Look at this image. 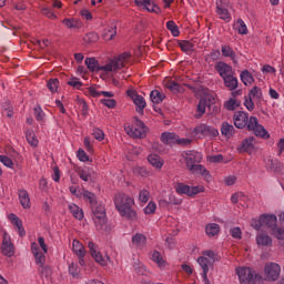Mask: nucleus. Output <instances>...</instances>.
Listing matches in <instances>:
<instances>
[{"mask_svg":"<svg viewBox=\"0 0 284 284\" xmlns=\"http://www.w3.org/2000/svg\"><path fill=\"white\" fill-rule=\"evenodd\" d=\"M132 243L135 247H141V245H145V243H148V237L141 233H136L132 237Z\"/></svg>","mask_w":284,"mask_h":284,"instance_id":"58836bf2","label":"nucleus"},{"mask_svg":"<svg viewBox=\"0 0 284 284\" xmlns=\"http://www.w3.org/2000/svg\"><path fill=\"white\" fill-rule=\"evenodd\" d=\"M161 141L165 145H176L179 135L176 133L164 132L161 134Z\"/></svg>","mask_w":284,"mask_h":284,"instance_id":"5701e85b","label":"nucleus"},{"mask_svg":"<svg viewBox=\"0 0 284 284\" xmlns=\"http://www.w3.org/2000/svg\"><path fill=\"white\" fill-rule=\"evenodd\" d=\"M100 103H102V105H105V108H109L110 110H114V108H116V100L114 99H102L100 100Z\"/></svg>","mask_w":284,"mask_h":284,"instance_id":"4d7b16f0","label":"nucleus"},{"mask_svg":"<svg viewBox=\"0 0 284 284\" xmlns=\"http://www.w3.org/2000/svg\"><path fill=\"white\" fill-rule=\"evenodd\" d=\"M135 176H142L143 179H148L150 176V172L146 168L138 166L133 170Z\"/></svg>","mask_w":284,"mask_h":284,"instance_id":"864d4df0","label":"nucleus"},{"mask_svg":"<svg viewBox=\"0 0 284 284\" xmlns=\"http://www.w3.org/2000/svg\"><path fill=\"white\" fill-rule=\"evenodd\" d=\"M265 281L274 282L281 278V265L274 262H268L264 266Z\"/></svg>","mask_w":284,"mask_h":284,"instance_id":"9d476101","label":"nucleus"},{"mask_svg":"<svg viewBox=\"0 0 284 284\" xmlns=\"http://www.w3.org/2000/svg\"><path fill=\"white\" fill-rule=\"evenodd\" d=\"M134 130H140V134H144L143 139H145V136H148V126L145 125V123L139 119V116L134 118Z\"/></svg>","mask_w":284,"mask_h":284,"instance_id":"2f4dec72","label":"nucleus"},{"mask_svg":"<svg viewBox=\"0 0 284 284\" xmlns=\"http://www.w3.org/2000/svg\"><path fill=\"white\" fill-rule=\"evenodd\" d=\"M241 106V102L236 101V99L234 98H231L229 99L225 103H224V108L226 110H229V112H234V110H236V108H240Z\"/></svg>","mask_w":284,"mask_h":284,"instance_id":"79ce46f5","label":"nucleus"},{"mask_svg":"<svg viewBox=\"0 0 284 284\" xmlns=\"http://www.w3.org/2000/svg\"><path fill=\"white\" fill-rule=\"evenodd\" d=\"M271 234H273V236H275V239H277L278 241H284V230L283 229H278L275 226L271 231Z\"/></svg>","mask_w":284,"mask_h":284,"instance_id":"bf43d9fd","label":"nucleus"},{"mask_svg":"<svg viewBox=\"0 0 284 284\" xmlns=\"http://www.w3.org/2000/svg\"><path fill=\"white\" fill-rule=\"evenodd\" d=\"M85 65L90 72H99V60L97 58H87Z\"/></svg>","mask_w":284,"mask_h":284,"instance_id":"f704fd0d","label":"nucleus"},{"mask_svg":"<svg viewBox=\"0 0 284 284\" xmlns=\"http://www.w3.org/2000/svg\"><path fill=\"white\" fill-rule=\"evenodd\" d=\"M239 201H245V195L243 193H234L231 196V202L236 204Z\"/></svg>","mask_w":284,"mask_h":284,"instance_id":"774afa93","label":"nucleus"},{"mask_svg":"<svg viewBox=\"0 0 284 284\" xmlns=\"http://www.w3.org/2000/svg\"><path fill=\"white\" fill-rule=\"evenodd\" d=\"M224 81L225 88L229 90H236L239 88V79L234 77V73H230L229 75L222 78Z\"/></svg>","mask_w":284,"mask_h":284,"instance_id":"b1692460","label":"nucleus"},{"mask_svg":"<svg viewBox=\"0 0 284 284\" xmlns=\"http://www.w3.org/2000/svg\"><path fill=\"white\" fill-rule=\"evenodd\" d=\"M278 222V219L276 217V215L271 214H263L260 216L258 220L253 219L251 221V225L252 227H254V230L261 231V230H270V232L273 231V229L276 227V223Z\"/></svg>","mask_w":284,"mask_h":284,"instance_id":"39448f33","label":"nucleus"},{"mask_svg":"<svg viewBox=\"0 0 284 284\" xmlns=\"http://www.w3.org/2000/svg\"><path fill=\"white\" fill-rule=\"evenodd\" d=\"M179 48H181L182 52H192L194 51V44L187 40L178 41Z\"/></svg>","mask_w":284,"mask_h":284,"instance_id":"ea45409f","label":"nucleus"},{"mask_svg":"<svg viewBox=\"0 0 284 284\" xmlns=\"http://www.w3.org/2000/svg\"><path fill=\"white\" fill-rule=\"evenodd\" d=\"M47 88L52 93L57 92V90H59V79H57V78L49 79V81L47 83Z\"/></svg>","mask_w":284,"mask_h":284,"instance_id":"3c124183","label":"nucleus"},{"mask_svg":"<svg viewBox=\"0 0 284 284\" xmlns=\"http://www.w3.org/2000/svg\"><path fill=\"white\" fill-rule=\"evenodd\" d=\"M194 133L201 134V136H211L214 139L219 135V130L207 124H200L194 128Z\"/></svg>","mask_w":284,"mask_h":284,"instance_id":"9b49d317","label":"nucleus"},{"mask_svg":"<svg viewBox=\"0 0 284 284\" xmlns=\"http://www.w3.org/2000/svg\"><path fill=\"white\" fill-rule=\"evenodd\" d=\"M216 262V253L213 251H204L202 252V256L197 257L196 263L200 265L202 270V278L204 283L210 281L207 278V274L212 267H214V263Z\"/></svg>","mask_w":284,"mask_h":284,"instance_id":"20e7f679","label":"nucleus"},{"mask_svg":"<svg viewBox=\"0 0 284 284\" xmlns=\"http://www.w3.org/2000/svg\"><path fill=\"white\" fill-rule=\"evenodd\" d=\"M215 70L216 72H219L222 79H225V77H230V74H234V71L232 70V65L223 61H220L215 64Z\"/></svg>","mask_w":284,"mask_h":284,"instance_id":"f3484780","label":"nucleus"},{"mask_svg":"<svg viewBox=\"0 0 284 284\" xmlns=\"http://www.w3.org/2000/svg\"><path fill=\"white\" fill-rule=\"evenodd\" d=\"M236 274L240 278V284H256L261 275H256L250 267L241 266L236 268Z\"/></svg>","mask_w":284,"mask_h":284,"instance_id":"0eeeda50","label":"nucleus"},{"mask_svg":"<svg viewBox=\"0 0 284 284\" xmlns=\"http://www.w3.org/2000/svg\"><path fill=\"white\" fill-rule=\"evenodd\" d=\"M78 175L80 179H97V176H99V174L90 168L79 169Z\"/></svg>","mask_w":284,"mask_h":284,"instance_id":"bb28decb","label":"nucleus"},{"mask_svg":"<svg viewBox=\"0 0 284 284\" xmlns=\"http://www.w3.org/2000/svg\"><path fill=\"white\" fill-rule=\"evenodd\" d=\"M150 99L152 103H163V100L165 99V94L161 93L159 90H153L150 93Z\"/></svg>","mask_w":284,"mask_h":284,"instance_id":"4c0bfd02","label":"nucleus"},{"mask_svg":"<svg viewBox=\"0 0 284 284\" xmlns=\"http://www.w3.org/2000/svg\"><path fill=\"white\" fill-rule=\"evenodd\" d=\"M26 138L28 143L31 144L32 148H37V145H39V140H37L33 131L28 130L26 133Z\"/></svg>","mask_w":284,"mask_h":284,"instance_id":"49530a36","label":"nucleus"},{"mask_svg":"<svg viewBox=\"0 0 284 284\" xmlns=\"http://www.w3.org/2000/svg\"><path fill=\"white\" fill-rule=\"evenodd\" d=\"M144 214H155L156 213V204L154 201H150L148 205L143 209Z\"/></svg>","mask_w":284,"mask_h":284,"instance_id":"603ef678","label":"nucleus"},{"mask_svg":"<svg viewBox=\"0 0 284 284\" xmlns=\"http://www.w3.org/2000/svg\"><path fill=\"white\" fill-rule=\"evenodd\" d=\"M69 274H71L73 278H77V276H79V265H77V263L72 262L71 264H69Z\"/></svg>","mask_w":284,"mask_h":284,"instance_id":"e2e57ef3","label":"nucleus"},{"mask_svg":"<svg viewBox=\"0 0 284 284\" xmlns=\"http://www.w3.org/2000/svg\"><path fill=\"white\" fill-rule=\"evenodd\" d=\"M244 105L246 110H248V112H252L254 110V101L250 95L245 97Z\"/></svg>","mask_w":284,"mask_h":284,"instance_id":"338daca9","label":"nucleus"},{"mask_svg":"<svg viewBox=\"0 0 284 284\" xmlns=\"http://www.w3.org/2000/svg\"><path fill=\"white\" fill-rule=\"evenodd\" d=\"M221 134L226 139H232V136L236 134V129H234V125L223 122L221 126Z\"/></svg>","mask_w":284,"mask_h":284,"instance_id":"a878e982","label":"nucleus"},{"mask_svg":"<svg viewBox=\"0 0 284 284\" xmlns=\"http://www.w3.org/2000/svg\"><path fill=\"white\" fill-rule=\"evenodd\" d=\"M239 34H247V26L243 19H237L236 21Z\"/></svg>","mask_w":284,"mask_h":284,"instance_id":"13d9d810","label":"nucleus"},{"mask_svg":"<svg viewBox=\"0 0 284 284\" xmlns=\"http://www.w3.org/2000/svg\"><path fill=\"white\" fill-rule=\"evenodd\" d=\"M82 196H83L84 201H88L90 203L91 207L99 203L97 201V195H94V193H92L90 191H82Z\"/></svg>","mask_w":284,"mask_h":284,"instance_id":"a19ab883","label":"nucleus"},{"mask_svg":"<svg viewBox=\"0 0 284 284\" xmlns=\"http://www.w3.org/2000/svg\"><path fill=\"white\" fill-rule=\"evenodd\" d=\"M175 192L180 195L189 196L190 199H193V196H196V194H201L205 192V186L197 185V186H190L185 183H178L175 184Z\"/></svg>","mask_w":284,"mask_h":284,"instance_id":"6e6552de","label":"nucleus"},{"mask_svg":"<svg viewBox=\"0 0 284 284\" xmlns=\"http://www.w3.org/2000/svg\"><path fill=\"white\" fill-rule=\"evenodd\" d=\"M203 159V154L197 151H187L185 152V161H186V168L190 170L192 165H195L194 163H201Z\"/></svg>","mask_w":284,"mask_h":284,"instance_id":"4468645a","label":"nucleus"},{"mask_svg":"<svg viewBox=\"0 0 284 284\" xmlns=\"http://www.w3.org/2000/svg\"><path fill=\"white\" fill-rule=\"evenodd\" d=\"M257 245H262V247H270L272 246V237L265 233H261L256 236Z\"/></svg>","mask_w":284,"mask_h":284,"instance_id":"cd10ccee","label":"nucleus"},{"mask_svg":"<svg viewBox=\"0 0 284 284\" xmlns=\"http://www.w3.org/2000/svg\"><path fill=\"white\" fill-rule=\"evenodd\" d=\"M206 235L212 239L213 236H217L219 232H221V226L216 223L207 224L205 227Z\"/></svg>","mask_w":284,"mask_h":284,"instance_id":"c756f323","label":"nucleus"},{"mask_svg":"<svg viewBox=\"0 0 284 284\" xmlns=\"http://www.w3.org/2000/svg\"><path fill=\"white\" fill-rule=\"evenodd\" d=\"M62 23L69 28V30L77 29L81 30L83 28V22L77 18H65L62 20Z\"/></svg>","mask_w":284,"mask_h":284,"instance_id":"4be33fe9","label":"nucleus"},{"mask_svg":"<svg viewBox=\"0 0 284 284\" xmlns=\"http://www.w3.org/2000/svg\"><path fill=\"white\" fill-rule=\"evenodd\" d=\"M240 77H241V81H242V83H244V85H247V83L252 84V82L254 81V75H252V73H250V71L247 69L242 71Z\"/></svg>","mask_w":284,"mask_h":284,"instance_id":"37998d69","label":"nucleus"},{"mask_svg":"<svg viewBox=\"0 0 284 284\" xmlns=\"http://www.w3.org/2000/svg\"><path fill=\"white\" fill-rule=\"evenodd\" d=\"M235 128L244 130L246 128L248 132H254L255 136L261 139H270V133L265 130L264 125L258 124L256 116H251L244 111H236L233 115Z\"/></svg>","mask_w":284,"mask_h":284,"instance_id":"f257e3e1","label":"nucleus"},{"mask_svg":"<svg viewBox=\"0 0 284 284\" xmlns=\"http://www.w3.org/2000/svg\"><path fill=\"white\" fill-rule=\"evenodd\" d=\"M266 166H268L271 172H274L275 174H277V176H283V164L278 160L268 158L266 162Z\"/></svg>","mask_w":284,"mask_h":284,"instance_id":"aec40b11","label":"nucleus"},{"mask_svg":"<svg viewBox=\"0 0 284 284\" xmlns=\"http://www.w3.org/2000/svg\"><path fill=\"white\" fill-rule=\"evenodd\" d=\"M114 206L122 219L126 221H136L139 219V213L134 210V197L125 193H118L114 196Z\"/></svg>","mask_w":284,"mask_h":284,"instance_id":"f03ea898","label":"nucleus"},{"mask_svg":"<svg viewBox=\"0 0 284 284\" xmlns=\"http://www.w3.org/2000/svg\"><path fill=\"white\" fill-rule=\"evenodd\" d=\"M111 63L114 72H116V70H123V68H125V62H123V60H120L119 58Z\"/></svg>","mask_w":284,"mask_h":284,"instance_id":"0e129e2a","label":"nucleus"},{"mask_svg":"<svg viewBox=\"0 0 284 284\" xmlns=\"http://www.w3.org/2000/svg\"><path fill=\"white\" fill-rule=\"evenodd\" d=\"M206 108L210 114H219L221 112V106L214 103V97L207 94L200 99L194 119H201L205 114Z\"/></svg>","mask_w":284,"mask_h":284,"instance_id":"7ed1b4c3","label":"nucleus"},{"mask_svg":"<svg viewBox=\"0 0 284 284\" xmlns=\"http://www.w3.org/2000/svg\"><path fill=\"white\" fill-rule=\"evenodd\" d=\"M88 247L91 252L92 258H94L95 263L101 265V267H108V264L112 263V258H110V255L101 254V252H99V248L97 247V244H94V242H89Z\"/></svg>","mask_w":284,"mask_h":284,"instance_id":"1a4fd4ad","label":"nucleus"},{"mask_svg":"<svg viewBox=\"0 0 284 284\" xmlns=\"http://www.w3.org/2000/svg\"><path fill=\"white\" fill-rule=\"evenodd\" d=\"M216 13L220 16L223 21H227L230 19V11L227 9L223 8L220 3H216Z\"/></svg>","mask_w":284,"mask_h":284,"instance_id":"a18cd8bd","label":"nucleus"},{"mask_svg":"<svg viewBox=\"0 0 284 284\" xmlns=\"http://www.w3.org/2000/svg\"><path fill=\"white\" fill-rule=\"evenodd\" d=\"M33 112L37 121H43V119L45 118V113H43L41 106L34 108Z\"/></svg>","mask_w":284,"mask_h":284,"instance_id":"69168bd1","label":"nucleus"},{"mask_svg":"<svg viewBox=\"0 0 284 284\" xmlns=\"http://www.w3.org/2000/svg\"><path fill=\"white\" fill-rule=\"evenodd\" d=\"M189 170L192 174H195V176H210V171L202 164H191Z\"/></svg>","mask_w":284,"mask_h":284,"instance_id":"393cba45","label":"nucleus"},{"mask_svg":"<svg viewBox=\"0 0 284 284\" xmlns=\"http://www.w3.org/2000/svg\"><path fill=\"white\" fill-rule=\"evenodd\" d=\"M149 163L156 169L163 168V159L159 156L158 154H151L148 156Z\"/></svg>","mask_w":284,"mask_h":284,"instance_id":"72a5a7b5","label":"nucleus"},{"mask_svg":"<svg viewBox=\"0 0 284 284\" xmlns=\"http://www.w3.org/2000/svg\"><path fill=\"white\" fill-rule=\"evenodd\" d=\"M1 252L3 256H8L9 258L14 256V244H12L10 235L8 234L3 235Z\"/></svg>","mask_w":284,"mask_h":284,"instance_id":"ddd939ff","label":"nucleus"},{"mask_svg":"<svg viewBox=\"0 0 284 284\" xmlns=\"http://www.w3.org/2000/svg\"><path fill=\"white\" fill-rule=\"evenodd\" d=\"M133 103H134V105H136V112H139V114H143V111L145 110V108L148 105L143 95H138L133 100Z\"/></svg>","mask_w":284,"mask_h":284,"instance_id":"7c9ffc66","label":"nucleus"},{"mask_svg":"<svg viewBox=\"0 0 284 284\" xmlns=\"http://www.w3.org/2000/svg\"><path fill=\"white\" fill-rule=\"evenodd\" d=\"M84 43H97L99 34L97 32H89L83 38Z\"/></svg>","mask_w":284,"mask_h":284,"instance_id":"09e8293b","label":"nucleus"},{"mask_svg":"<svg viewBox=\"0 0 284 284\" xmlns=\"http://www.w3.org/2000/svg\"><path fill=\"white\" fill-rule=\"evenodd\" d=\"M254 141H256V138L250 136L244 139L241 144L237 146L239 152H253L254 151Z\"/></svg>","mask_w":284,"mask_h":284,"instance_id":"6ab92c4d","label":"nucleus"},{"mask_svg":"<svg viewBox=\"0 0 284 284\" xmlns=\"http://www.w3.org/2000/svg\"><path fill=\"white\" fill-rule=\"evenodd\" d=\"M166 30H169L173 37H179V34H181V31H179V26H176V22L172 20L166 22Z\"/></svg>","mask_w":284,"mask_h":284,"instance_id":"c03bdc74","label":"nucleus"},{"mask_svg":"<svg viewBox=\"0 0 284 284\" xmlns=\"http://www.w3.org/2000/svg\"><path fill=\"white\" fill-rule=\"evenodd\" d=\"M92 135L97 141H103L105 139V133L99 128L93 129Z\"/></svg>","mask_w":284,"mask_h":284,"instance_id":"680f3d73","label":"nucleus"},{"mask_svg":"<svg viewBox=\"0 0 284 284\" xmlns=\"http://www.w3.org/2000/svg\"><path fill=\"white\" fill-rule=\"evenodd\" d=\"M69 211L74 216V219H78V221H82L83 219V210L79 207L77 204H69Z\"/></svg>","mask_w":284,"mask_h":284,"instance_id":"473e14b6","label":"nucleus"},{"mask_svg":"<svg viewBox=\"0 0 284 284\" xmlns=\"http://www.w3.org/2000/svg\"><path fill=\"white\" fill-rule=\"evenodd\" d=\"M0 163L4 164L6 168H14V162L8 155H0Z\"/></svg>","mask_w":284,"mask_h":284,"instance_id":"052dcab7","label":"nucleus"},{"mask_svg":"<svg viewBox=\"0 0 284 284\" xmlns=\"http://www.w3.org/2000/svg\"><path fill=\"white\" fill-rule=\"evenodd\" d=\"M222 54L223 57H229L233 61V63H239V61L236 60V52H234V50L231 49L230 45L222 47Z\"/></svg>","mask_w":284,"mask_h":284,"instance_id":"e433bc0d","label":"nucleus"},{"mask_svg":"<svg viewBox=\"0 0 284 284\" xmlns=\"http://www.w3.org/2000/svg\"><path fill=\"white\" fill-rule=\"evenodd\" d=\"M72 252L77 256H85V247L83 246V243H81L79 240H73Z\"/></svg>","mask_w":284,"mask_h":284,"instance_id":"c85d7f7f","label":"nucleus"},{"mask_svg":"<svg viewBox=\"0 0 284 284\" xmlns=\"http://www.w3.org/2000/svg\"><path fill=\"white\" fill-rule=\"evenodd\" d=\"M134 3L138 6V8L148 10V12H153L154 14H160L161 12V8H159L156 3L152 4V0H134ZM150 6H152V9H150Z\"/></svg>","mask_w":284,"mask_h":284,"instance_id":"2eb2a0df","label":"nucleus"},{"mask_svg":"<svg viewBox=\"0 0 284 284\" xmlns=\"http://www.w3.org/2000/svg\"><path fill=\"white\" fill-rule=\"evenodd\" d=\"M92 214H93V222L97 230H102L105 227V223H108V215L105 213V206L98 202L91 206Z\"/></svg>","mask_w":284,"mask_h":284,"instance_id":"423d86ee","label":"nucleus"},{"mask_svg":"<svg viewBox=\"0 0 284 284\" xmlns=\"http://www.w3.org/2000/svg\"><path fill=\"white\" fill-rule=\"evenodd\" d=\"M124 131L129 136H132L133 139H143L144 134L141 133V130L134 129L131 125L124 126Z\"/></svg>","mask_w":284,"mask_h":284,"instance_id":"c9c22d12","label":"nucleus"},{"mask_svg":"<svg viewBox=\"0 0 284 284\" xmlns=\"http://www.w3.org/2000/svg\"><path fill=\"white\" fill-rule=\"evenodd\" d=\"M33 256H34L36 264L39 266L38 272H40L42 276H48V274H50V268L45 266V253L40 252Z\"/></svg>","mask_w":284,"mask_h":284,"instance_id":"f8f14e48","label":"nucleus"},{"mask_svg":"<svg viewBox=\"0 0 284 284\" xmlns=\"http://www.w3.org/2000/svg\"><path fill=\"white\" fill-rule=\"evenodd\" d=\"M18 199L23 210H30V207H32V202L30 201V194L28 191L20 189L18 191Z\"/></svg>","mask_w":284,"mask_h":284,"instance_id":"dca6fc26","label":"nucleus"},{"mask_svg":"<svg viewBox=\"0 0 284 284\" xmlns=\"http://www.w3.org/2000/svg\"><path fill=\"white\" fill-rule=\"evenodd\" d=\"M166 88H168L169 90H171V92H174V93H176V92H179V93L183 92V87H181V84L176 83V81H170V82H168V83H166Z\"/></svg>","mask_w":284,"mask_h":284,"instance_id":"de8ad7c7","label":"nucleus"},{"mask_svg":"<svg viewBox=\"0 0 284 284\" xmlns=\"http://www.w3.org/2000/svg\"><path fill=\"white\" fill-rule=\"evenodd\" d=\"M248 97L251 99H252V97L256 98L258 101H261V99H263V91L258 87H253L251 89V91L248 92Z\"/></svg>","mask_w":284,"mask_h":284,"instance_id":"8fccbe9b","label":"nucleus"},{"mask_svg":"<svg viewBox=\"0 0 284 284\" xmlns=\"http://www.w3.org/2000/svg\"><path fill=\"white\" fill-rule=\"evenodd\" d=\"M148 201H150V191L142 189L139 193V202L145 204Z\"/></svg>","mask_w":284,"mask_h":284,"instance_id":"6e6d98bb","label":"nucleus"},{"mask_svg":"<svg viewBox=\"0 0 284 284\" xmlns=\"http://www.w3.org/2000/svg\"><path fill=\"white\" fill-rule=\"evenodd\" d=\"M8 219L12 223V225L17 227V232L19 236L21 237L26 236V229H23V222L21 221V219H19V216H17V214L14 213H10L8 215Z\"/></svg>","mask_w":284,"mask_h":284,"instance_id":"a211bd4d","label":"nucleus"},{"mask_svg":"<svg viewBox=\"0 0 284 284\" xmlns=\"http://www.w3.org/2000/svg\"><path fill=\"white\" fill-rule=\"evenodd\" d=\"M151 261H153L160 270H165L168 266V261L163 258V255L159 251L151 252Z\"/></svg>","mask_w":284,"mask_h":284,"instance_id":"412c9836","label":"nucleus"},{"mask_svg":"<svg viewBox=\"0 0 284 284\" xmlns=\"http://www.w3.org/2000/svg\"><path fill=\"white\" fill-rule=\"evenodd\" d=\"M116 37V27L104 30L103 38L112 41Z\"/></svg>","mask_w":284,"mask_h":284,"instance_id":"5fc2aeb1","label":"nucleus"}]
</instances>
